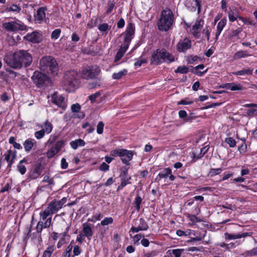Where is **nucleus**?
Masks as SVG:
<instances>
[{
  "label": "nucleus",
  "instance_id": "nucleus-29",
  "mask_svg": "<svg viewBox=\"0 0 257 257\" xmlns=\"http://www.w3.org/2000/svg\"><path fill=\"white\" fill-rule=\"evenodd\" d=\"M226 22L227 20L226 19H222L219 22L217 26L216 30L218 34H220L221 31L226 24Z\"/></svg>",
  "mask_w": 257,
  "mask_h": 257
},
{
  "label": "nucleus",
  "instance_id": "nucleus-24",
  "mask_svg": "<svg viewBox=\"0 0 257 257\" xmlns=\"http://www.w3.org/2000/svg\"><path fill=\"white\" fill-rule=\"evenodd\" d=\"M82 227L83 232L84 233L83 236H86L88 239H90V237H91L93 235L92 230L90 227V224H88L87 223H84L82 225Z\"/></svg>",
  "mask_w": 257,
  "mask_h": 257
},
{
  "label": "nucleus",
  "instance_id": "nucleus-38",
  "mask_svg": "<svg viewBox=\"0 0 257 257\" xmlns=\"http://www.w3.org/2000/svg\"><path fill=\"white\" fill-rule=\"evenodd\" d=\"M203 23V21L201 20H196L192 27V30L198 31L202 27Z\"/></svg>",
  "mask_w": 257,
  "mask_h": 257
},
{
  "label": "nucleus",
  "instance_id": "nucleus-5",
  "mask_svg": "<svg viewBox=\"0 0 257 257\" xmlns=\"http://www.w3.org/2000/svg\"><path fill=\"white\" fill-rule=\"evenodd\" d=\"M135 32V25L132 23L127 24L126 30L122 34L124 35L123 43L121 45L118 51L124 53L127 50L129 45L133 38Z\"/></svg>",
  "mask_w": 257,
  "mask_h": 257
},
{
  "label": "nucleus",
  "instance_id": "nucleus-35",
  "mask_svg": "<svg viewBox=\"0 0 257 257\" xmlns=\"http://www.w3.org/2000/svg\"><path fill=\"white\" fill-rule=\"evenodd\" d=\"M189 71V68L186 66H179L177 69L175 70V73H180L181 74H186Z\"/></svg>",
  "mask_w": 257,
  "mask_h": 257
},
{
  "label": "nucleus",
  "instance_id": "nucleus-25",
  "mask_svg": "<svg viewBox=\"0 0 257 257\" xmlns=\"http://www.w3.org/2000/svg\"><path fill=\"white\" fill-rule=\"evenodd\" d=\"M71 147L74 149L76 150L79 147H83L85 145V142L81 139H78L75 141H71L70 143Z\"/></svg>",
  "mask_w": 257,
  "mask_h": 257
},
{
  "label": "nucleus",
  "instance_id": "nucleus-15",
  "mask_svg": "<svg viewBox=\"0 0 257 257\" xmlns=\"http://www.w3.org/2000/svg\"><path fill=\"white\" fill-rule=\"evenodd\" d=\"M140 223L137 226H132L130 231H132L134 233L138 232L140 231L147 230L149 226L148 223L143 218H141L139 220Z\"/></svg>",
  "mask_w": 257,
  "mask_h": 257
},
{
  "label": "nucleus",
  "instance_id": "nucleus-62",
  "mask_svg": "<svg viewBox=\"0 0 257 257\" xmlns=\"http://www.w3.org/2000/svg\"><path fill=\"white\" fill-rule=\"evenodd\" d=\"M246 113L248 115L252 116L257 114V110L254 108H250L247 110Z\"/></svg>",
  "mask_w": 257,
  "mask_h": 257
},
{
  "label": "nucleus",
  "instance_id": "nucleus-49",
  "mask_svg": "<svg viewBox=\"0 0 257 257\" xmlns=\"http://www.w3.org/2000/svg\"><path fill=\"white\" fill-rule=\"evenodd\" d=\"M241 32V29L239 28L236 30H233L230 34L229 35V37L230 39L237 36Z\"/></svg>",
  "mask_w": 257,
  "mask_h": 257
},
{
  "label": "nucleus",
  "instance_id": "nucleus-60",
  "mask_svg": "<svg viewBox=\"0 0 257 257\" xmlns=\"http://www.w3.org/2000/svg\"><path fill=\"white\" fill-rule=\"evenodd\" d=\"M124 55V53H122L121 52L118 51L116 55H115V58H114V62H116L120 60L121 58L123 57Z\"/></svg>",
  "mask_w": 257,
  "mask_h": 257
},
{
  "label": "nucleus",
  "instance_id": "nucleus-22",
  "mask_svg": "<svg viewBox=\"0 0 257 257\" xmlns=\"http://www.w3.org/2000/svg\"><path fill=\"white\" fill-rule=\"evenodd\" d=\"M36 142L34 139L29 138L27 139L23 143L25 150L26 152L29 153L32 149Z\"/></svg>",
  "mask_w": 257,
  "mask_h": 257
},
{
  "label": "nucleus",
  "instance_id": "nucleus-47",
  "mask_svg": "<svg viewBox=\"0 0 257 257\" xmlns=\"http://www.w3.org/2000/svg\"><path fill=\"white\" fill-rule=\"evenodd\" d=\"M17 169L22 175L25 174L27 170L26 167L23 164H21V163L18 164L17 166Z\"/></svg>",
  "mask_w": 257,
  "mask_h": 257
},
{
  "label": "nucleus",
  "instance_id": "nucleus-50",
  "mask_svg": "<svg viewBox=\"0 0 257 257\" xmlns=\"http://www.w3.org/2000/svg\"><path fill=\"white\" fill-rule=\"evenodd\" d=\"M101 95L100 92H97L94 94H92L89 96V99L91 101V103H93L96 101V98L99 97Z\"/></svg>",
  "mask_w": 257,
  "mask_h": 257
},
{
  "label": "nucleus",
  "instance_id": "nucleus-55",
  "mask_svg": "<svg viewBox=\"0 0 257 257\" xmlns=\"http://www.w3.org/2000/svg\"><path fill=\"white\" fill-rule=\"evenodd\" d=\"M109 166L104 162H103L99 166V169L101 171H107L109 170Z\"/></svg>",
  "mask_w": 257,
  "mask_h": 257
},
{
  "label": "nucleus",
  "instance_id": "nucleus-42",
  "mask_svg": "<svg viewBox=\"0 0 257 257\" xmlns=\"http://www.w3.org/2000/svg\"><path fill=\"white\" fill-rule=\"evenodd\" d=\"M198 60L200 61L201 59L199 57L196 55H190L188 57L187 59V61L190 64H193L194 62Z\"/></svg>",
  "mask_w": 257,
  "mask_h": 257
},
{
  "label": "nucleus",
  "instance_id": "nucleus-53",
  "mask_svg": "<svg viewBox=\"0 0 257 257\" xmlns=\"http://www.w3.org/2000/svg\"><path fill=\"white\" fill-rule=\"evenodd\" d=\"M81 252V250L78 245L74 246L73 248V255L72 256H77L79 255Z\"/></svg>",
  "mask_w": 257,
  "mask_h": 257
},
{
  "label": "nucleus",
  "instance_id": "nucleus-11",
  "mask_svg": "<svg viewBox=\"0 0 257 257\" xmlns=\"http://www.w3.org/2000/svg\"><path fill=\"white\" fill-rule=\"evenodd\" d=\"M51 102L64 110L67 107V104L65 102V98L57 92H54L51 96Z\"/></svg>",
  "mask_w": 257,
  "mask_h": 257
},
{
  "label": "nucleus",
  "instance_id": "nucleus-20",
  "mask_svg": "<svg viewBox=\"0 0 257 257\" xmlns=\"http://www.w3.org/2000/svg\"><path fill=\"white\" fill-rule=\"evenodd\" d=\"M47 9L45 7L40 8L37 11V14L35 15V21H38L39 23H41L45 18V11Z\"/></svg>",
  "mask_w": 257,
  "mask_h": 257
},
{
  "label": "nucleus",
  "instance_id": "nucleus-64",
  "mask_svg": "<svg viewBox=\"0 0 257 257\" xmlns=\"http://www.w3.org/2000/svg\"><path fill=\"white\" fill-rule=\"evenodd\" d=\"M125 24L124 20L123 18H121L117 23V27L118 28H122L124 27Z\"/></svg>",
  "mask_w": 257,
  "mask_h": 257
},
{
  "label": "nucleus",
  "instance_id": "nucleus-34",
  "mask_svg": "<svg viewBox=\"0 0 257 257\" xmlns=\"http://www.w3.org/2000/svg\"><path fill=\"white\" fill-rule=\"evenodd\" d=\"M58 152H59V151L57 150V149L56 148H55L54 146H53L47 152V156L48 158H51L53 157Z\"/></svg>",
  "mask_w": 257,
  "mask_h": 257
},
{
  "label": "nucleus",
  "instance_id": "nucleus-18",
  "mask_svg": "<svg viewBox=\"0 0 257 257\" xmlns=\"http://www.w3.org/2000/svg\"><path fill=\"white\" fill-rule=\"evenodd\" d=\"M251 234V232H245L241 234H233L226 232L224 233V238L225 240H232L240 238L241 237L244 238L246 236H250Z\"/></svg>",
  "mask_w": 257,
  "mask_h": 257
},
{
  "label": "nucleus",
  "instance_id": "nucleus-10",
  "mask_svg": "<svg viewBox=\"0 0 257 257\" xmlns=\"http://www.w3.org/2000/svg\"><path fill=\"white\" fill-rule=\"evenodd\" d=\"M17 52L19 60L21 62V67L23 66L27 67L29 66L32 62L33 58L32 55L28 51L25 50H19Z\"/></svg>",
  "mask_w": 257,
  "mask_h": 257
},
{
  "label": "nucleus",
  "instance_id": "nucleus-61",
  "mask_svg": "<svg viewBox=\"0 0 257 257\" xmlns=\"http://www.w3.org/2000/svg\"><path fill=\"white\" fill-rule=\"evenodd\" d=\"M228 18L230 22H234L237 19V16L234 15V12L232 11L228 13Z\"/></svg>",
  "mask_w": 257,
  "mask_h": 257
},
{
  "label": "nucleus",
  "instance_id": "nucleus-58",
  "mask_svg": "<svg viewBox=\"0 0 257 257\" xmlns=\"http://www.w3.org/2000/svg\"><path fill=\"white\" fill-rule=\"evenodd\" d=\"M203 247H190L188 248V250L189 251H202Z\"/></svg>",
  "mask_w": 257,
  "mask_h": 257
},
{
  "label": "nucleus",
  "instance_id": "nucleus-4",
  "mask_svg": "<svg viewBox=\"0 0 257 257\" xmlns=\"http://www.w3.org/2000/svg\"><path fill=\"white\" fill-rule=\"evenodd\" d=\"M174 16L170 9L164 10L161 13V18L158 23L161 31H168L173 22Z\"/></svg>",
  "mask_w": 257,
  "mask_h": 257
},
{
  "label": "nucleus",
  "instance_id": "nucleus-2",
  "mask_svg": "<svg viewBox=\"0 0 257 257\" xmlns=\"http://www.w3.org/2000/svg\"><path fill=\"white\" fill-rule=\"evenodd\" d=\"M63 84L66 91H73L78 85L76 72L74 70L66 72L64 75Z\"/></svg>",
  "mask_w": 257,
  "mask_h": 257
},
{
  "label": "nucleus",
  "instance_id": "nucleus-37",
  "mask_svg": "<svg viewBox=\"0 0 257 257\" xmlns=\"http://www.w3.org/2000/svg\"><path fill=\"white\" fill-rule=\"evenodd\" d=\"M243 255L245 256L257 255V246L250 250L245 251Z\"/></svg>",
  "mask_w": 257,
  "mask_h": 257
},
{
  "label": "nucleus",
  "instance_id": "nucleus-21",
  "mask_svg": "<svg viewBox=\"0 0 257 257\" xmlns=\"http://www.w3.org/2000/svg\"><path fill=\"white\" fill-rule=\"evenodd\" d=\"M64 204V202H63V200H59V201H52L48 205V206L51 208L52 211L54 213L55 212L57 211L59 209H61L62 207V206Z\"/></svg>",
  "mask_w": 257,
  "mask_h": 257
},
{
  "label": "nucleus",
  "instance_id": "nucleus-28",
  "mask_svg": "<svg viewBox=\"0 0 257 257\" xmlns=\"http://www.w3.org/2000/svg\"><path fill=\"white\" fill-rule=\"evenodd\" d=\"M253 69L247 68L244 69L240 71L233 72V74L235 75H251L252 73Z\"/></svg>",
  "mask_w": 257,
  "mask_h": 257
},
{
  "label": "nucleus",
  "instance_id": "nucleus-40",
  "mask_svg": "<svg viewBox=\"0 0 257 257\" xmlns=\"http://www.w3.org/2000/svg\"><path fill=\"white\" fill-rule=\"evenodd\" d=\"M14 154V151H12L11 150L7 151L6 153L4 155L5 160L7 162H9L11 160V158H12Z\"/></svg>",
  "mask_w": 257,
  "mask_h": 257
},
{
  "label": "nucleus",
  "instance_id": "nucleus-59",
  "mask_svg": "<svg viewBox=\"0 0 257 257\" xmlns=\"http://www.w3.org/2000/svg\"><path fill=\"white\" fill-rule=\"evenodd\" d=\"M238 150L240 154L245 153L247 151V146L246 144H242L238 147Z\"/></svg>",
  "mask_w": 257,
  "mask_h": 257
},
{
  "label": "nucleus",
  "instance_id": "nucleus-52",
  "mask_svg": "<svg viewBox=\"0 0 257 257\" xmlns=\"http://www.w3.org/2000/svg\"><path fill=\"white\" fill-rule=\"evenodd\" d=\"M104 123L102 121H99L97 125V133L102 134L103 131Z\"/></svg>",
  "mask_w": 257,
  "mask_h": 257
},
{
  "label": "nucleus",
  "instance_id": "nucleus-63",
  "mask_svg": "<svg viewBox=\"0 0 257 257\" xmlns=\"http://www.w3.org/2000/svg\"><path fill=\"white\" fill-rule=\"evenodd\" d=\"M68 163L66 162V160L65 158H62L61 161V168L63 169H66L68 168Z\"/></svg>",
  "mask_w": 257,
  "mask_h": 257
},
{
  "label": "nucleus",
  "instance_id": "nucleus-16",
  "mask_svg": "<svg viewBox=\"0 0 257 257\" xmlns=\"http://www.w3.org/2000/svg\"><path fill=\"white\" fill-rule=\"evenodd\" d=\"M191 47V41L187 39H185L183 41L180 42L177 45V50L180 52L185 53Z\"/></svg>",
  "mask_w": 257,
  "mask_h": 257
},
{
  "label": "nucleus",
  "instance_id": "nucleus-46",
  "mask_svg": "<svg viewBox=\"0 0 257 257\" xmlns=\"http://www.w3.org/2000/svg\"><path fill=\"white\" fill-rule=\"evenodd\" d=\"M110 29V26H109L107 23H103L98 26V29L102 32H106Z\"/></svg>",
  "mask_w": 257,
  "mask_h": 257
},
{
  "label": "nucleus",
  "instance_id": "nucleus-41",
  "mask_svg": "<svg viewBox=\"0 0 257 257\" xmlns=\"http://www.w3.org/2000/svg\"><path fill=\"white\" fill-rule=\"evenodd\" d=\"M142 198L140 196L138 195L137 197L135 199V201L134 203V204H135L134 206L136 207V209L138 211H139L140 209V205L142 203Z\"/></svg>",
  "mask_w": 257,
  "mask_h": 257
},
{
  "label": "nucleus",
  "instance_id": "nucleus-6",
  "mask_svg": "<svg viewBox=\"0 0 257 257\" xmlns=\"http://www.w3.org/2000/svg\"><path fill=\"white\" fill-rule=\"evenodd\" d=\"M33 83L39 88L44 87L50 83V78L46 74L38 71L34 72L31 77Z\"/></svg>",
  "mask_w": 257,
  "mask_h": 257
},
{
  "label": "nucleus",
  "instance_id": "nucleus-54",
  "mask_svg": "<svg viewBox=\"0 0 257 257\" xmlns=\"http://www.w3.org/2000/svg\"><path fill=\"white\" fill-rule=\"evenodd\" d=\"M80 108H81V106H80V104L78 103L73 104L71 105V109L72 111L73 112H79V110H80Z\"/></svg>",
  "mask_w": 257,
  "mask_h": 257
},
{
  "label": "nucleus",
  "instance_id": "nucleus-3",
  "mask_svg": "<svg viewBox=\"0 0 257 257\" xmlns=\"http://www.w3.org/2000/svg\"><path fill=\"white\" fill-rule=\"evenodd\" d=\"M40 68L42 71L48 73H57L58 70V64L56 60L52 56L43 57L40 61Z\"/></svg>",
  "mask_w": 257,
  "mask_h": 257
},
{
  "label": "nucleus",
  "instance_id": "nucleus-31",
  "mask_svg": "<svg viewBox=\"0 0 257 257\" xmlns=\"http://www.w3.org/2000/svg\"><path fill=\"white\" fill-rule=\"evenodd\" d=\"M249 55L247 54L246 51H239L236 52L234 56V59H240L241 58H244L248 56Z\"/></svg>",
  "mask_w": 257,
  "mask_h": 257
},
{
  "label": "nucleus",
  "instance_id": "nucleus-39",
  "mask_svg": "<svg viewBox=\"0 0 257 257\" xmlns=\"http://www.w3.org/2000/svg\"><path fill=\"white\" fill-rule=\"evenodd\" d=\"M225 142L228 144L229 146L231 148H233L236 146V141L232 137L226 138L225 140Z\"/></svg>",
  "mask_w": 257,
  "mask_h": 257
},
{
  "label": "nucleus",
  "instance_id": "nucleus-23",
  "mask_svg": "<svg viewBox=\"0 0 257 257\" xmlns=\"http://www.w3.org/2000/svg\"><path fill=\"white\" fill-rule=\"evenodd\" d=\"M171 173L172 170L170 168H165L159 173L155 180L156 181L159 182L161 179L167 178Z\"/></svg>",
  "mask_w": 257,
  "mask_h": 257
},
{
  "label": "nucleus",
  "instance_id": "nucleus-9",
  "mask_svg": "<svg viewBox=\"0 0 257 257\" xmlns=\"http://www.w3.org/2000/svg\"><path fill=\"white\" fill-rule=\"evenodd\" d=\"M99 67L96 65L84 67L81 72L82 77L86 79H92L100 72Z\"/></svg>",
  "mask_w": 257,
  "mask_h": 257
},
{
  "label": "nucleus",
  "instance_id": "nucleus-26",
  "mask_svg": "<svg viewBox=\"0 0 257 257\" xmlns=\"http://www.w3.org/2000/svg\"><path fill=\"white\" fill-rule=\"evenodd\" d=\"M53 212L52 211L51 208H50L49 206H48L45 209V210L43 211L40 213V221H44L45 219H47V217L53 214Z\"/></svg>",
  "mask_w": 257,
  "mask_h": 257
},
{
  "label": "nucleus",
  "instance_id": "nucleus-7",
  "mask_svg": "<svg viewBox=\"0 0 257 257\" xmlns=\"http://www.w3.org/2000/svg\"><path fill=\"white\" fill-rule=\"evenodd\" d=\"M3 28L7 31L15 32L19 31H24L26 29V26L19 20L16 21L3 23Z\"/></svg>",
  "mask_w": 257,
  "mask_h": 257
},
{
  "label": "nucleus",
  "instance_id": "nucleus-57",
  "mask_svg": "<svg viewBox=\"0 0 257 257\" xmlns=\"http://www.w3.org/2000/svg\"><path fill=\"white\" fill-rule=\"evenodd\" d=\"M64 144V142L63 141H59L56 143L54 147L59 152L61 150L62 148L63 147Z\"/></svg>",
  "mask_w": 257,
  "mask_h": 257
},
{
  "label": "nucleus",
  "instance_id": "nucleus-14",
  "mask_svg": "<svg viewBox=\"0 0 257 257\" xmlns=\"http://www.w3.org/2000/svg\"><path fill=\"white\" fill-rule=\"evenodd\" d=\"M128 168L126 167H123L121 168L119 177L121 181L120 185L118 186V188L122 189L126 185L131 184L130 180L132 178L131 176H128Z\"/></svg>",
  "mask_w": 257,
  "mask_h": 257
},
{
  "label": "nucleus",
  "instance_id": "nucleus-13",
  "mask_svg": "<svg viewBox=\"0 0 257 257\" xmlns=\"http://www.w3.org/2000/svg\"><path fill=\"white\" fill-rule=\"evenodd\" d=\"M118 156L121 157L122 162L126 165H130V161L132 159L135 154L134 151L127 150L125 149H118Z\"/></svg>",
  "mask_w": 257,
  "mask_h": 257
},
{
  "label": "nucleus",
  "instance_id": "nucleus-17",
  "mask_svg": "<svg viewBox=\"0 0 257 257\" xmlns=\"http://www.w3.org/2000/svg\"><path fill=\"white\" fill-rule=\"evenodd\" d=\"M26 39L33 43H39L41 41L42 35L37 32H33L32 33L28 34L26 37Z\"/></svg>",
  "mask_w": 257,
  "mask_h": 257
},
{
  "label": "nucleus",
  "instance_id": "nucleus-19",
  "mask_svg": "<svg viewBox=\"0 0 257 257\" xmlns=\"http://www.w3.org/2000/svg\"><path fill=\"white\" fill-rule=\"evenodd\" d=\"M220 87L226 88L231 91L242 90L243 89V87L241 84L234 83H225L221 86Z\"/></svg>",
  "mask_w": 257,
  "mask_h": 257
},
{
  "label": "nucleus",
  "instance_id": "nucleus-51",
  "mask_svg": "<svg viewBox=\"0 0 257 257\" xmlns=\"http://www.w3.org/2000/svg\"><path fill=\"white\" fill-rule=\"evenodd\" d=\"M44 227L43 222L42 221H39L36 227L37 233L38 234L41 233Z\"/></svg>",
  "mask_w": 257,
  "mask_h": 257
},
{
  "label": "nucleus",
  "instance_id": "nucleus-8",
  "mask_svg": "<svg viewBox=\"0 0 257 257\" xmlns=\"http://www.w3.org/2000/svg\"><path fill=\"white\" fill-rule=\"evenodd\" d=\"M4 60L5 62L12 68L19 69L22 68L21 62L19 60L17 52L12 55H6Z\"/></svg>",
  "mask_w": 257,
  "mask_h": 257
},
{
  "label": "nucleus",
  "instance_id": "nucleus-32",
  "mask_svg": "<svg viewBox=\"0 0 257 257\" xmlns=\"http://www.w3.org/2000/svg\"><path fill=\"white\" fill-rule=\"evenodd\" d=\"M114 6H115V2L113 0V1L109 0L108 1L107 9L105 13L106 15H108L112 12L114 7Z\"/></svg>",
  "mask_w": 257,
  "mask_h": 257
},
{
  "label": "nucleus",
  "instance_id": "nucleus-1",
  "mask_svg": "<svg viewBox=\"0 0 257 257\" xmlns=\"http://www.w3.org/2000/svg\"><path fill=\"white\" fill-rule=\"evenodd\" d=\"M174 60V56L167 52L165 49H157L152 55L151 63L158 65L163 62L170 63Z\"/></svg>",
  "mask_w": 257,
  "mask_h": 257
},
{
  "label": "nucleus",
  "instance_id": "nucleus-27",
  "mask_svg": "<svg viewBox=\"0 0 257 257\" xmlns=\"http://www.w3.org/2000/svg\"><path fill=\"white\" fill-rule=\"evenodd\" d=\"M127 73V70L124 69L117 73H114L112 75V78L113 79L119 80L121 79L123 76L126 75Z\"/></svg>",
  "mask_w": 257,
  "mask_h": 257
},
{
  "label": "nucleus",
  "instance_id": "nucleus-36",
  "mask_svg": "<svg viewBox=\"0 0 257 257\" xmlns=\"http://www.w3.org/2000/svg\"><path fill=\"white\" fill-rule=\"evenodd\" d=\"M42 182L47 183V185H49V186L51 187L52 186H53L55 184L53 178H50L48 175H45L44 176Z\"/></svg>",
  "mask_w": 257,
  "mask_h": 257
},
{
  "label": "nucleus",
  "instance_id": "nucleus-44",
  "mask_svg": "<svg viewBox=\"0 0 257 257\" xmlns=\"http://www.w3.org/2000/svg\"><path fill=\"white\" fill-rule=\"evenodd\" d=\"M61 31L60 29H55L53 31L51 34V38L53 39H57L61 34Z\"/></svg>",
  "mask_w": 257,
  "mask_h": 257
},
{
  "label": "nucleus",
  "instance_id": "nucleus-12",
  "mask_svg": "<svg viewBox=\"0 0 257 257\" xmlns=\"http://www.w3.org/2000/svg\"><path fill=\"white\" fill-rule=\"evenodd\" d=\"M43 166L40 163H36L33 168L30 171L28 174L27 181L29 182L31 180L37 179L42 173Z\"/></svg>",
  "mask_w": 257,
  "mask_h": 257
},
{
  "label": "nucleus",
  "instance_id": "nucleus-43",
  "mask_svg": "<svg viewBox=\"0 0 257 257\" xmlns=\"http://www.w3.org/2000/svg\"><path fill=\"white\" fill-rule=\"evenodd\" d=\"M113 219L111 217H105L103 220L101 221V225L102 226L107 225L109 224H111L113 222Z\"/></svg>",
  "mask_w": 257,
  "mask_h": 257
},
{
  "label": "nucleus",
  "instance_id": "nucleus-45",
  "mask_svg": "<svg viewBox=\"0 0 257 257\" xmlns=\"http://www.w3.org/2000/svg\"><path fill=\"white\" fill-rule=\"evenodd\" d=\"M8 11L20 13L21 11V8L16 5L13 4L9 8H7Z\"/></svg>",
  "mask_w": 257,
  "mask_h": 257
},
{
  "label": "nucleus",
  "instance_id": "nucleus-56",
  "mask_svg": "<svg viewBox=\"0 0 257 257\" xmlns=\"http://www.w3.org/2000/svg\"><path fill=\"white\" fill-rule=\"evenodd\" d=\"M45 135V133L43 130H40L39 131H37L35 133V136L37 139H40L42 138Z\"/></svg>",
  "mask_w": 257,
  "mask_h": 257
},
{
  "label": "nucleus",
  "instance_id": "nucleus-30",
  "mask_svg": "<svg viewBox=\"0 0 257 257\" xmlns=\"http://www.w3.org/2000/svg\"><path fill=\"white\" fill-rule=\"evenodd\" d=\"M52 128V123L47 120L44 123V128L42 129V130H43L45 133L49 134L51 132Z\"/></svg>",
  "mask_w": 257,
  "mask_h": 257
},
{
  "label": "nucleus",
  "instance_id": "nucleus-48",
  "mask_svg": "<svg viewBox=\"0 0 257 257\" xmlns=\"http://www.w3.org/2000/svg\"><path fill=\"white\" fill-rule=\"evenodd\" d=\"M184 250V249H174L172 250V253L175 257H180Z\"/></svg>",
  "mask_w": 257,
  "mask_h": 257
},
{
  "label": "nucleus",
  "instance_id": "nucleus-33",
  "mask_svg": "<svg viewBox=\"0 0 257 257\" xmlns=\"http://www.w3.org/2000/svg\"><path fill=\"white\" fill-rule=\"evenodd\" d=\"M222 171V169L219 168L217 169L211 168L210 169L208 176L213 177L216 175L219 174Z\"/></svg>",
  "mask_w": 257,
  "mask_h": 257
}]
</instances>
